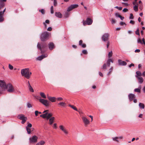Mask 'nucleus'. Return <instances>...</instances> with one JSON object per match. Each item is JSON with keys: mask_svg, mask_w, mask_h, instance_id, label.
I'll return each mask as SVG.
<instances>
[{"mask_svg": "<svg viewBox=\"0 0 145 145\" xmlns=\"http://www.w3.org/2000/svg\"><path fill=\"white\" fill-rule=\"evenodd\" d=\"M21 74L22 76H24L26 78L29 79L30 78L31 74V72L29 71L28 68L23 69L21 70Z\"/></svg>", "mask_w": 145, "mask_h": 145, "instance_id": "f257e3e1", "label": "nucleus"}, {"mask_svg": "<svg viewBox=\"0 0 145 145\" xmlns=\"http://www.w3.org/2000/svg\"><path fill=\"white\" fill-rule=\"evenodd\" d=\"M47 44L45 43H41L40 44L38 43L37 47L38 49L41 51L42 53L45 52L47 48Z\"/></svg>", "mask_w": 145, "mask_h": 145, "instance_id": "f03ea898", "label": "nucleus"}, {"mask_svg": "<svg viewBox=\"0 0 145 145\" xmlns=\"http://www.w3.org/2000/svg\"><path fill=\"white\" fill-rule=\"evenodd\" d=\"M6 85L5 82L4 80H0V87L2 89V91L0 90V94L3 93L2 91H4L6 89Z\"/></svg>", "mask_w": 145, "mask_h": 145, "instance_id": "7ed1b4c3", "label": "nucleus"}, {"mask_svg": "<svg viewBox=\"0 0 145 145\" xmlns=\"http://www.w3.org/2000/svg\"><path fill=\"white\" fill-rule=\"evenodd\" d=\"M39 101L40 102L46 106H48L50 105V102L47 100L43 99L40 98Z\"/></svg>", "mask_w": 145, "mask_h": 145, "instance_id": "20e7f679", "label": "nucleus"}, {"mask_svg": "<svg viewBox=\"0 0 145 145\" xmlns=\"http://www.w3.org/2000/svg\"><path fill=\"white\" fill-rule=\"evenodd\" d=\"M49 35L47 32H46L42 33L40 36V39L42 41L45 40L47 39Z\"/></svg>", "mask_w": 145, "mask_h": 145, "instance_id": "39448f33", "label": "nucleus"}, {"mask_svg": "<svg viewBox=\"0 0 145 145\" xmlns=\"http://www.w3.org/2000/svg\"><path fill=\"white\" fill-rule=\"evenodd\" d=\"M8 89V92L10 93H12L14 91V90L13 87L12 85L10 84H8L6 86V89Z\"/></svg>", "mask_w": 145, "mask_h": 145, "instance_id": "423d86ee", "label": "nucleus"}, {"mask_svg": "<svg viewBox=\"0 0 145 145\" xmlns=\"http://www.w3.org/2000/svg\"><path fill=\"white\" fill-rule=\"evenodd\" d=\"M38 137L36 135H34L29 138V142L31 143H35L37 142Z\"/></svg>", "mask_w": 145, "mask_h": 145, "instance_id": "0eeeda50", "label": "nucleus"}, {"mask_svg": "<svg viewBox=\"0 0 145 145\" xmlns=\"http://www.w3.org/2000/svg\"><path fill=\"white\" fill-rule=\"evenodd\" d=\"M18 118L19 119L22 120V124L24 123L27 120V117H25L24 115L22 114L19 115Z\"/></svg>", "mask_w": 145, "mask_h": 145, "instance_id": "6e6552de", "label": "nucleus"}, {"mask_svg": "<svg viewBox=\"0 0 145 145\" xmlns=\"http://www.w3.org/2000/svg\"><path fill=\"white\" fill-rule=\"evenodd\" d=\"M59 128L66 135H67L69 134V132L68 131L63 125H60L59 126Z\"/></svg>", "mask_w": 145, "mask_h": 145, "instance_id": "1a4fd4ad", "label": "nucleus"}, {"mask_svg": "<svg viewBox=\"0 0 145 145\" xmlns=\"http://www.w3.org/2000/svg\"><path fill=\"white\" fill-rule=\"evenodd\" d=\"M59 128L66 135H67L69 134V132L68 131L63 125H60L59 126Z\"/></svg>", "mask_w": 145, "mask_h": 145, "instance_id": "9d476101", "label": "nucleus"}, {"mask_svg": "<svg viewBox=\"0 0 145 145\" xmlns=\"http://www.w3.org/2000/svg\"><path fill=\"white\" fill-rule=\"evenodd\" d=\"M92 20L91 19L88 18L86 21H83V24L84 25H85L86 24L90 25L92 24Z\"/></svg>", "mask_w": 145, "mask_h": 145, "instance_id": "9b49d317", "label": "nucleus"}, {"mask_svg": "<svg viewBox=\"0 0 145 145\" xmlns=\"http://www.w3.org/2000/svg\"><path fill=\"white\" fill-rule=\"evenodd\" d=\"M78 5L77 4H73L71 5L67 8V11L69 12L71 10L73 9L77 8Z\"/></svg>", "mask_w": 145, "mask_h": 145, "instance_id": "f8f14e48", "label": "nucleus"}, {"mask_svg": "<svg viewBox=\"0 0 145 145\" xmlns=\"http://www.w3.org/2000/svg\"><path fill=\"white\" fill-rule=\"evenodd\" d=\"M109 35L108 33L105 34L102 37V40L104 41H107L108 39Z\"/></svg>", "mask_w": 145, "mask_h": 145, "instance_id": "ddd939ff", "label": "nucleus"}, {"mask_svg": "<svg viewBox=\"0 0 145 145\" xmlns=\"http://www.w3.org/2000/svg\"><path fill=\"white\" fill-rule=\"evenodd\" d=\"M128 97L129 100L131 101L136 97V96L134 94L129 93L128 95Z\"/></svg>", "mask_w": 145, "mask_h": 145, "instance_id": "4468645a", "label": "nucleus"}, {"mask_svg": "<svg viewBox=\"0 0 145 145\" xmlns=\"http://www.w3.org/2000/svg\"><path fill=\"white\" fill-rule=\"evenodd\" d=\"M82 119L85 125H87L89 124V121L86 117H82Z\"/></svg>", "mask_w": 145, "mask_h": 145, "instance_id": "2eb2a0df", "label": "nucleus"}, {"mask_svg": "<svg viewBox=\"0 0 145 145\" xmlns=\"http://www.w3.org/2000/svg\"><path fill=\"white\" fill-rule=\"evenodd\" d=\"M48 99L52 102H56V98L55 97H52L49 96H47Z\"/></svg>", "mask_w": 145, "mask_h": 145, "instance_id": "dca6fc26", "label": "nucleus"}, {"mask_svg": "<svg viewBox=\"0 0 145 145\" xmlns=\"http://www.w3.org/2000/svg\"><path fill=\"white\" fill-rule=\"evenodd\" d=\"M135 76L137 79L138 82L139 83L141 84L143 82L144 79L141 76Z\"/></svg>", "mask_w": 145, "mask_h": 145, "instance_id": "f3484780", "label": "nucleus"}, {"mask_svg": "<svg viewBox=\"0 0 145 145\" xmlns=\"http://www.w3.org/2000/svg\"><path fill=\"white\" fill-rule=\"evenodd\" d=\"M119 65H127L126 62L125 61H122L120 59L118 60Z\"/></svg>", "mask_w": 145, "mask_h": 145, "instance_id": "a211bd4d", "label": "nucleus"}, {"mask_svg": "<svg viewBox=\"0 0 145 145\" xmlns=\"http://www.w3.org/2000/svg\"><path fill=\"white\" fill-rule=\"evenodd\" d=\"M47 56L48 55L47 54L42 55L41 56H39L37 58V59L39 60H41L44 58L47 57Z\"/></svg>", "mask_w": 145, "mask_h": 145, "instance_id": "6ab92c4d", "label": "nucleus"}, {"mask_svg": "<svg viewBox=\"0 0 145 145\" xmlns=\"http://www.w3.org/2000/svg\"><path fill=\"white\" fill-rule=\"evenodd\" d=\"M55 119L54 117H52L49 119V124L50 125H52L54 122V121Z\"/></svg>", "mask_w": 145, "mask_h": 145, "instance_id": "aec40b11", "label": "nucleus"}, {"mask_svg": "<svg viewBox=\"0 0 145 145\" xmlns=\"http://www.w3.org/2000/svg\"><path fill=\"white\" fill-rule=\"evenodd\" d=\"M3 14L4 13L2 12V11H0V22H2L4 21Z\"/></svg>", "mask_w": 145, "mask_h": 145, "instance_id": "412c9836", "label": "nucleus"}, {"mask_svg": "<svg viewBox=\"0 0 145 145\" xmlns=\"http://www.w3.org/2000/svg\"><path fill=\"white\" fill-rule=\"evenodd\" d=\"M49 48L50 50H52L54 48V46L53 43H50L48 44Z\"/></svg>", "mask_w": 145, "mask_h": 145, "instance_id": "4be33fe9", "label": "nucleus"}, {"mask_svg": "<svg viewBox=\"0 0 145 145\" xmlns=\"http://www.w3.org/2000/svg\"><path fill=\"white\" fill-rule=\"evenodd\" d=\"M55 15L57 17L61 18L62 17V14L60 12H56L55 13Z\"/></svg>", "mask_w": 145, "mask_h": 145, "instance_id": "5701e85b", "label": "nucleus"}, {"mask_svg": "<svg viewBox=\"0 0 145 145\" xmlns=\"http://www.w3.org/2000/svg\"><path fill=\"white\" fill-rule=\"evenodd\" d=\"M58 105H60L61 107H65L66 105V103L65 102L61 101L58 103Z\"/></svg>", "mask_w": 145, "mask_h": 145, "instance_id": "b1692460", "label": "nucleus"}, {"mask_svg": "<svg viewBox=\"0 0 145 145\" xmlns=\"http://www.w3.org/2000/svg\"><path fill=\"white\" fill-rule=\"evenodd\" d=\"M45 143V142L44 140H41L37 143L36 145H44Z\"/></svg>", "mask_w": 145, "mask_h": 145, "instance_id": "393cba45", "label": "nucleus"}, {"mask_svg": "<svg viewBox=\"0 0 145 145\" xmlns=\"http://www.w3.org/2000/svg\"><path fill=\"white\" fill-rule=\"evenodd\" d=\"M110 62H111L112 63L113 62V61L111 59H109L107 60L106 62V63L108 66H110Z\"/></svg>", "mask_w": 145, "mask_h": 145, "instance_id": "a878e982", "label": "nucleus"}, {"mask_svg": "<svg viewBox=\"0 0 145 145\" xmlns=\"http://www.w3.org/2000/svg\"><path fill=\"white\" fill-rule=\"evenodd\" d=\"M5 5V3L4 2L2 1L1 0H0V10Z\"/></svg>", "mask_w": 145, "mask_h": 145, "instance_id": "bb28decb", "label": "nucleus"}, {"mask_svg": "<svg viewBox=\"0 0 145 145\" xmlns=\"http://www.w3.org/2000/svg\"><path fill=\"white\" fill-rule=\"evenodd\" d=\"M53 115L52 113H49L48 114V115L46 117L47 120H49V119L51 118L52 116Z\"/></svg>", "mask_w": 145, "mask_h": 145, "instance_id": "cd10ccee", "label": "nucleus"}, {"mask_svg": "<svg viewBox=\"0 0 145 145\" xmlns=\"http://www.w3.org/2000/svg\"><path fill=\"white\" fill-rule=\"evenodd\" d=\"M139 106L141 109H144V105L141 103H139Z\"/></svg>", "mask_w": 145, "mask_h": 145, "instance_id": "c85d7f7f", "label": "nucleus"}, {"mask_svg": "<svg viewBox=\"0 0 145 145\" xmlns=\"http://www.w3.org/2000/svg\"><path fill=\"white\" fill-rule=\"evenodd\" d=\"M136 75L135 76H138L140 77L142 75L141 72L139 71H137L136 72Z\"/></svg>", "mask_w": 145, "mask_h": 145, "instance_id": "c756f323", "label": "nucleus"}, {"mask_svg": "<svg viewBox=\"0 0 145 145\" xmlns=\"http://www.w3.org/2000/svg\"><path fill=\"white\" fill-rule=\"evenodd\" d=\"M48 114V113H46L43 114L41 115L40 116V117H42L43 118H46V117Z\"/></svg>", "mask_w": 145, "mask_h": 145, "instance_id": "7c9ffc66", "label": "nucleus"}, {"mask_svg": "<svg viewBox=\"0 0 145 145\" xmlns=\"http://www.w3.org/2000/svg\"><path fill=\"white\" fill-rule=\"evenodd\" d=\"M40 95L44 99H46V95H45V94L43 92H40Z\"/></svg>", "mask_w": 145, "mask_h": 145, "instance_id": "2f4dec72", "label": "nucleus"}, {"mask_svg": "<svg viewBox=\"0 0 145 145\" xmlns=\"http://www.w3.org/2000/svg\"><path fill=\"white\" fill-rule=\"evenodd\" d=\"M69 106L71 107L74 110L78 111V109H77V108L75 106H74L73 105H69Z\"/></svg>", "mask_w": 145, "mask_h": 145, "instance_id": "473e14b6", "label": "nucleus"}, {"mask_svg": "<svg viewBox=\"0 0 145 145\" xmlns=\"http://www.w3.org/2000/svg\"><path fill=\"white\" fill-rule=\"evenodd\" d=\"M28 88L30 91L31 92H34V90L32 87L31 86L30 84H29V86H28Z\"/></svg>", "mask_w": 145, "mask_h": 145, "instance_id": "72a5a7b5", "label": "nucleus"}, {"mask_svg": "<svg viewBox=\"0 0 145 145\" xmlns=\"http://www.w3.org/2000/svg\"><path fill=\"white\" fill-rule=\"evenodd\" d=\"M26 129L27 133L28 134H30L31 133L30 128H28L27 127H26Z\"/></svg>", "mask_w": 145, "mask_h": 145, "instance_id": "f704fd0d", "label": "nucleus"}, {"mask_svg": "<svg viewBox=\"0 0 145 145\" xmlns=\"http://www.w3.org/2000/svg\"><path fill=\"white\" fill-rule=\"evenodd\" d=\"M112 69H113L112 67H111V68H110V69H109V72L107 74V75H109V74H110L112 72Z\"/></svg>", "mask_w": 145, "mask_h": 145, "instance_id": "c9c22d12", "label": "nucleus"}, {"mask_svg": "<svg viewBox=\"0 0 145 145\" xmlns=\"http://www.w3.org/2000/svg\"><path fill=\"white\" fill-rule=\"evenodd\" d=\"M137 42L138 43H140L142 44H143V43H142V42L140 38L138 39Z\"/></svg>", "mask_w": 145, "mask_h": 145, "instance_id": "e433bc0d", "label": "nucleus"}, {"mask_svg": "<svg viewBox=\"0 0 145 145\" xmlns=\"http://www.w3.org/2000/svg\"><path fill=\"white\" fill-rule=\"evenodd\" d=\"M112 52L111 51L110 52H109L108 54V57L109 58L111 57L112 56Z\"/></svg>", "mask_w": 145, "mask_h": 145, "instance_id": "4c0bfd02", "label": "nucleus"}, {"mask_svg": "<svg viewBox=\"0 0 145 145\" xmlns=\"http://www.w3.org/2000/svg\"><path fill=\"white\" fill-rule=\"evenodd\" d=\"M112 138L114 141H116L117 142H118L119 141L118 140V137H113Z\"/></svg>", "mask_w": 145, "mask_h": 145, "instance_id": "58836bf2", "label": "nucleus"}, {"mask_svg": "<svg viewBox=\"0 0 145 145\" xmlns=\"http://www.w3.org/2000/svg\"><path fill=\"white\" fill-rule=\"evenodd\" d=\"M134 10H135V11H137L138 10V6L135 5L133 7Z\"/></svg>", "mask_w": 145, "mask_h": 145, "instance_id": "ea45409f", "label": "nucleus"}, {"mask_svg": "<svg viewBox=\"0 0 145 145\" xmlns=\"http://www.w3.org/2000/svg\"><path fill=\"white\" fill-rule=\"evenodd\" d=\"M134 91L135 92H138V93H140V89H139V88H136L134 89Z\"/></svg>", "mask_w": 145, "mask_h": 145, "instance_id": "a19ab883", "label": "nucleus"}, {"mask_svg": "<svg viewBox=\"0 0 145 145\" xmlns=\"http://www.w3.org/2000/svg\"><path fill=\"white\" fill-rule=\"evenodd\" d=\"M50 11L51 14H53L54 13V11L53 10V7L52 6H51L50 8Z\"/></svg>", "mask_w": 145, "mask_h": 145, "instance_id": "79ce46f5", "label": "nucleus"}, {"mask_svg": "<svg viewBox=\"0 0 145 145\" xmlns=\"http://www.w3.org/2000/svg\"><path fill=\"white\" fill-rule=\"evenodd\" d=\"M106 64H104L103 66L101 67V69H106Z\"/></svg>", "mask_w": 145, "mask_h": 145, "instance_id": "37998d69", "label": "nucleus"}, {"mask_svg": "<svg viewBox=\"0 0 145 145\" xmlns=\"http://www.w3.org/2000/svg\"><path fill=\"white\" fill-rule=\"evenodd\" d=\"M27 106L28 108H30L32 107L31 104L29 103H27Z\"/></svg>", "mask_w": 145, "mask_h": 145, "instance_id": "c03bdc74", "label": "nucleus"}, {"mask_svg": "<svg viewBox=\"0 0 145 145\" xmlns=\"http://www.w3.org/2000/svg\"><path fill=\"white\" fill-rule=\"evenodd\" d=\"M134 18L133 15L131 13L130 14L129 19H133Z\"/></svg>", "mask_w": 145, "mask_h": 145, "instance_id": "a18cd8bd", "label": "nucleus"}, {"mask_svg": "<svg viewBox=\"0 0 145 145\" xmlns=\"http://www.w3.org/2000/svg\"><path fill=\"white\" fill-rule=\"evenodd\" d=\"M111 21L112 23V24H114L116 22V20L112 18L111 19Z\"/></svg>", "mask_w": 145, "mask_h": 145, "instance_id": "49530a36", "label": "nucleus"}, {"mask_svg": "<svg viewBox=\"0 0 145 145\" xmlns=\"http://www.w3.org/2000/svg\"><path fill=\"white\" fill-rule=\"evenodd\" d=\"M56 99L58 101H61L63 100V99L61 97H59L56 98Z\"/></svg>", "mask_w": 145, "mask_h": 145, "instance_id": "de8ad7c7", "label": "nucleus"}, {"mask_svg": "<svg viewBox=\"0 0 145 145\" xmlns=\"http://www.w3.org/2000/svg\"><path fill=\"white\" fill-rule=\"evenodd\" d=\"M53 128L55 129H56L57 128V124L55 123L53 124Z\"/></svg>", "mask_w": 145, "mask_h": 145, "instance_id": "09e8293b", "label": "nucleus"}, {"mask_svg": "<svg viewBox=\"0 0 145 145\" xmlns=\"http://www.w3.org/2000/svg\"><path fill=\"white\" fill-rule=\"evenodd\" d=\"M135 33H136V34L139 35L140 34H139V30L138 28L137 29V31H136Z\"/></svg>", "mask_w": 145, "mask_h": 145, "instance_id": "8fccbe9b", "label": "nucleus"}, {"mask_svg": "<svg viewBox=\"0 0 145 145\" xmlns=\"http://www.w3.org/2000/svg\"><path fill=\"white\" fill-rule=\"evenodd\" d=\"M39 12H41V13L42 14H44V10L43 9L39 10Z\"/></svg>", "mask_w": 145, "mask_h": 145, "instance_id": "3c124183", "label": "nucleus"}, {"mask_svg": "<svg viewBox=\"0 0 145 145\" xmlns=\"http://www.w3.org/2000/svg\"><path fill=\"white\" fill-rule=\"evenodd\" d=\"M82 53L84 54H87V52L86 50H84L82 51Z\"/></svg>", "mask_w": 145, "mask_h": 145, "instance_id": "603ef678", "label": "nucleus"}, {"mask_svg": "<svg viewBox=\"0 0 145 145\" xmlns=\"http://www.w3.org/2000/svg\"><path fill=\"white\" fill-rule=\"evenodd\" d=\"M8 67L9 69L10 70H12L13 68V66L10 64L9 65Z\"/></svg>", "mask_w": 145, "mask_h": 145, "instance_id": "864d4df0", "label": "nucleus"}, {"mask_svg": "<svg viewBox=\"0 0 145 145\" xmlns=\"http://www.w3.org/2000/svg\"><path fill=\"white\" fill-rule=\"evenodd\" d=\"M115 16L116 17H118L119 18L120 16L121 17V15L118 13H115Z\"/></svg>", "mask_w": 145, "mask_h": 145, "instance_id": "5fc2aeb1", "label": "nucleus"}, {"mask_svg": "<svg viewBox=\"0 0 145 145\" xmlns=\"http://www.w3.org/2000/svg\"><path fill=\"white\" fill-rule=\"evenodd\" d=\"M116 8L118 9L119 10H121L122 9V7H119L118 6H116L115 7Z\"/></svg>", "mask_w": 145, "mask_h": 145, "instance_id": "6e6d98bb", "label": "nucleus"}, {"mask_svg": "<svg viewBox=\"0 0 145 145\" xmlns=\"http://www.w3.org/2000/svg\"><path fill=\"white\" fill-rule=\"evenodd\" d=\"M32 125L31 123H29L26 126V127H27L29 128H31L32 127Z\"/></svg>", "mask_w": 145, "mask_h": 145, "instance_id": "4d7b16f0", "label": "nucleus"}, {"mask_svg": "<svg viewBox=\"0 0 145 145\" xmlns=\"http://www.w3.org/2000/svg\"><path fill=\"white\" fill-rule=\"evenodd\" d=\"M110 44V42L109 41H108L107 42V44H106V46L107 48H108Z\"/></svg>", "mask_w": 145, "mask_h": 145, "instance_id": "13d9d810", "label": "nucleus"}, {"mask_svg": "<svg viewBox=\"0 0 145 145\" xmlns=\"http://www.w3.org/2000/svg\"><path fill=\"white\" fill-rule=\"evenodd\" d=\"M120 24L121 25H123L125 24V25H126V24H125V23L121 22L120 23Z\"/></svg>", "mask_w": 145, "mask_h": 145, "instance_id": "bf43d9fd", "label": "nucleus"}, {"mask_svg": "<svg viewBox=\"0 0 145 145\" xmlns=\"http://www.w3.org/2000/svg\"><path fill=\"white\" fill-rule=\"evenodd\" d=\"M81 46L83 48H85L86 47V45L85 44H83Z\"/></svg>", "mask_w": 145, "mask_h": 145, "instance_id": "052dcab7", "label": "nucleus"}, {"mask_svg": "<svg viewBox=\"0 0 145 145\" xmlns=\"http://www.w3.org/2000/svg\"><path fill=\"white\" fill-rule=\"evenodd\" d=\"M130 23L132 24H135V22L134 21L131 20L130 22Z\"/></svg>", "mask_w": 145, "mask_h": 145, "instance_id": "680f3d73", "label": "nucleus"}, {"mask_svg": "<svg viewBox=\"0 0 145 145\" xmlns=\"http://www.w3.org/2000/svg\"><path fill=\"white\" fill-rule=\"evenodd\" d=\"M54 5L56 6L57 5V1H54Z\"/></svg>", "mask_w": 145, "mask_h": 145, "instance_id": "e2e57ef3", "label": "nucleus"}, {"mask_svg": "<svg viewBox=\"0 0 145 145\" xmlns=\"http://www.w3.org/2000/svg\"><path fill=\"white\" fill-rule=\"evenodd\" d=\"M83 41L82 40H80L79 41V45H81L82 44Z\"/></svg>", "mask_w": 145, "mask_h": 145, "instance_id": "0e129e2a", "label": "nucleus"}, {"mask_svg": "<svg viewBox=\"0 0 145 145\" xmlns=\"http://www.w3.org/2000/svg\"><path fill=\"white\" fill-rule=\"evenodd\" d=\"M128 10V9L127 8H124L123 10V11L124 12H126Z\"/></svg>", "mask_w": 145, "mask_h": 145, "instance_id": "69168bd1", "label": "nucleus"}, {"mask_svg": "<svg viewBox=\"0 0 145 145\" xmlns=\"http://www.w3.org/2000/svg\"><path fill=\"white\" fill-rule=\"evenodd\" d=\"M39 113V111L36 110L35 112V114L36 116H37L38 115V114Z\"/></svg>", "mask_w": 145, "mask_h": 145, "instance_id": "338daca9", "label": "nucleus"}, {"mask_svg": "<svg viewBox=\"0 0 145 145\" xmlns=\"http://www.w3.org/2000/svg\"><path fill=\"white\" fill-rule=\"evenodd\" d=\"M52 30V28L51 27H49L47 29V30L48 31H51Z\"/></svg>", "mask_w": 145, "mask_h": 145, "instance_id": "774afa93", "label": "nucleus"}]
</instances>
